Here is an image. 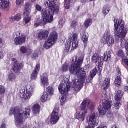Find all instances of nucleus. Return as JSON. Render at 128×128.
I'll return each mask as SVG.
<instances>
[{
    "mask_svg": "<svg viewBox=\"0 0 128 128\" xmlns=\"http://www.w3.org/2000/svg\"><path fill=\"white\" fill-rule=\"evenodd\" d=\"M92 18H89L86 20L84 23L85 28H88V26H92Z\"/></svg>",
    "mask_w": 128,
    "mask_h": 128,
    "instance_id": "32",
    "label": "nucleus"
},
{
    "mask_svg": "<svg viewBox=\"0 0 128 128\" xmlns=\"http://www.w3.org/2000/svg\"><path fill=\"white\" fill-rule=\"evenodd\" d=\"M92 62L96 64L98 62V65L97 68H98V72L99 74H102V64H104V57L102 56H100L96 54H93L92 58Z\"/></svg>",
    "mask_w": 128,
    "mask_h": 128,
    "instance_id": "8",
    "label": "nucleus"
},
{
    "mask_svg": "<svg viewBox=\"0 0 128 128\" xmlns=\"http://www.w3.org/2000/svg\"><path fill=\"white\" fill-rule=\"evenodd\" d=\"M30 108H27L22 110H18L17 108H12L9 111L10 116L14 114L15 124L17 128L22 126L24 122V118H30Z\"/></svg>",
    "mask_w": 128,
    "mask_h": 128,
    "instance_id": "4",
    "label": "nucleus"
},
{
    "mask_svg": "<svg viewBox=\"0 0 128 128\" xmlns=\"http://www.w3.org/2000/svg\"><path fill=\"white\" fill-rule=\"evenodd\" d=\"M110 114H108V118H110Z\"/></svg>",
    "mask_w": 128,
    "mask_h": 128,
    "instance_id": "59",
    "label": "nucleus"
},
{
    "mask_svg": "<svg viewBox=\"0 0 128 128\" xmlns=\"http://www.w3.org/2000/svg\"><path fill=\"white\" fill-rule=\"evenodd\" d=\"M78 34L76 32V31L74 30L69 34L68 39L72 41L78 40Z\"/></svg>",
    "mask_w": 128,
    "mask_h": 128,
    "instance_id": "24",
    "label": "nucleus"
},
{
    "mask_svg": "<svg viewBox=\"0 0 128 128\" xmlns=\"http://www.w3.org/2000/svg\"><path fill=\"white\" fill-rule=\"evenodd\" d=\"M114 34L121 39V48H125L126 50V54L128 55V39L126 40L124 39L128 34V28H124V22L122 19L116 18L114 19Z\"/></svg>",
    "mask_w": 128,
    "mask_h": 128,
    "instance_id": "3",
    "label": "nucleus"
},
{
    "mask_svg": "<svg viewBox=\"0 0 128 128\" xmlns=\"http://www.w3.org/2000/svg\"><path fill=\"white\" fill-rule=\"evenodd\" d=\"M22 126V125L18 127V128H30V126H32V125L30 124V123H29L28 124H26L24 126ZM22 126V127H20Z\"/></svg>",
    "mask_w": 128,
    "mask_h": 128,
    "instance_id": "45",
    "label": "nucleus"
},
{
    "mask_svg": "<svg viewBox=\"0 0 128 128\" xmlns=\"http://www.w3.org/2000/svg\"><path fill=\"white\" fill-rule=\"evenodd\" d=\"M6 93V88L4 86H0V94H4Z\"/></svg>",
    "mask_w": 128,
    "mask_h": 128,
    "instance_id": "42",
    "label": "nucleus"
},
{
    "mask_svg": "<svg viewBox=\"0 0 128 128\" xmlns=\"http://www.w3.org/2000/svg\"><path fill=\"white\" fill-rule=\"evenodd\" d=\"M78 40L72 41V48L73 50L78 48Z\"/></svg>",
    "mask_w": 128,
    "mask_h": 128,
    "instance_id": "39",
    "label": "nucleus"
},
{
    "mask_svg": "<svg viewBox=\"0 0 128 128\" xmlns=\"http://www.w3.org/2000/svg\"><path fill=\"white\" fill-rule=\"evenodd\" d=\"M110 78H106L101 84V88L106 90L110 86Z\"/></svg>",
    "mask_w": 128,
    "mask_h": 128,
    "instance_id": "20",
    "label": "nucleus"
},
{
    "mask_svg": "<svg viewBox=\"0 0 128 128\" xmlns=\"http://www.w3.org/2000/svg\"><path fill=\"white\" fill-rule=\"evenodd\" d=\"M60 120V114H58V109L54 108L51 114V117L50 118V122L52 124H54L58 122Z\"/></svg>",
    "mask_w": 128,
    "mask_h": 128,
    "instance_id": "15",
    "label": "nucleus"
},
{
    "mask_svg": "<svg viewBox=\"0 0 128 128\" xmlns=\"http://www.w3.org/2000/svg\"><path fill=\"white\" fill-rule=\"evenodd\" d=\"M16 37L14 39V42L16 46L18 44H22L26 42V36L20 34V32L15 33Z\"/></svg>",
    "mask_w": 128,
    "mask_h": 128,
    "instance_id": "14",
    "label": "nucleus"
},
{
    "mask_svg": "<svg viewBox=\"0 0 128 128\" xmlns=\"http://www.w3.org/2000/svg\"><path fill=\"white\" fill-rule=\"evenodd\" d=\"M40 64H37L36 66L35 70L32 72L31 74V80H34L36 79L38 76V73L40 72Z\"/></svg>",
    "mask_w": 128,
    "mask_h": 128,
    "instance_id": "19",
    "label": "nucleus"
},
{
    "mask_svg": "<svg viewBox=\"0 0 128 128\" xmlns=\"http://www.w3.org/2000/svg\"><path fill=\"white\" fill-rule=\"evenodd\" d=\"M70 42H66L65 44V47L64 48V50L66 52H68L70 50Z\"/></svg>",
    "mask_w": 128,
    "mask_h": 128,
    "instance_id": "35",
    "label": "nucleus"
},
{
    "mask_svg": "<svg viewBox=\"0 0 128 128\" xmlns=\"http://www.w3.org/2000/svg\"><path fill=\"white\" fill-rule=\"evenodd\" d=\"M47 92L48 94L50 96H52L54 94V88L51 86H48L46 88V92Z\"/></svg>",
    "mask_w": 128,
    "mask_h": 128,
    "instance_id": "36",
    "label": "nucleus"
},
{
    "mask_svg": "<svg viewBox=\"0 0 128 128\" xmlns=\"http://www.w3.org/2000/svg\"><path fill=\"white\" fill-rule=\"evenodd\" d=\"M16 80V74L14 73H10L7 76L6 80L9 82H14Z\"/></svg>",
    "mask_w": 128,
    "mask_h": 128,
    "instance_id": "21",
    "label": "nucleus"
},
{
    "mask_svg": "<svg viewBox=\"0 0 128 128\" xmlns=\"http://www.w3.org/2000/svg\"><path fill=\"white\" fill-rule=\"evenodd\" d=\"M32 128H36V126L33 127Z\"/></svg>",
    "mask_w": 128,
    "mask_h": 128,
    "instance_id": "61",
    "label": "nucleus"
},
{
    "mask_svg": "<svg viewBox=\"0 0 128 128\" xmlns=\"http://www.w3.org/2000/svg\"><path fill=\"white\" fill-rule=\"evenodd\" d=\"M116 54L118 56H119V58H122L126 56L124 52L122 49H120L118 51Z\"/></svg>",
    "mask_w": 128,
    "mask_h": 128,
    "instance_id": "37",
    "label": "nucleus"
},
{
    "mask_svg": "<svg viewBox=\"0 0 128 128\" xmlns=\"http://www.w3.org/2000/svg\"><path fill=\"white\" fill-rule=\"evenodd\" d=\"M1 14H0V16Z\"/></svg>",
    "mask_w": 128,
    "mask_h": 128,
    "instance_id": "62",
    "label": "nucleus"
},
{
    "mask_svg": "<svg viewBox=\"0 0 128 128\" xmlns=\"http://www.w3.org/2000/svg\"><path fill=\"white\" fill-rule=\"evenodd\" d=\"M36 0H31L32 2H34Z\"/></svg>",
    "mask_w": 128,
    "mask_h": 128,
    "instance_id": "58",
    "label": "nucleus"
},
{
    "mask_svg": "<svg viewBox=\"0 0 128 128\" xmlns=\"http://www.w3.org/2000/svg\"><path fill=\"white\" fill-rule=\"evenodd\" d=\"M64 21L62 19H60L58 22L59 27L62 28V26H64Z\"/></svg>",
    "mask_w": 128,
    "mask_h": 128,
    "instance_id": "44",
    "label": "nucleus"
},
{
    "mask_svg": "<svg viewBox=\"0 0 128 128\" xmlns=\"http://www.w3.org/2000/svg\"><path fill=\"white\" fill-rule=\"evenodd\" d=\"M112 128H118V126H116V125L114 124L112 126Z\"/></svg>",
    "mask_w": 128,
    "mask_h": 128,
    "instance_id": "57",
    "label": "nucleus"
},
{
    "mask_svg": "<svg viewBox=\"0 0 128 128\" xmlns=\"http://www.w3.org/2000/svg\"><path fill=\"white\" fill-rule=\"evenodd\" d=\"M38 54L36 53H34L32 56V58L33 60H36V58H38Z\"/></svg>",
    "mask_w": 128,
    "mask_h": 128,
    "instance_id": "51",
    "label": "nucleus"
},
{
    "mask_svg": "<svg viewBox=\"0 0 128 128\" xmlns=\"http://www.w3.org/2000/svg\"><path fill=\"white\" fill-rule=\"evenodd\" d=\"M84 54L78 58H73L72 60V64L69 66L70 72L72 74H76L78 78V80L76 79L72 82V86L76 90H80L82 88L84 83L86 82V73L84 69L81 68L82 62H84Z\"/></svg>",
    "mask_w": 128,
    "mask_h": 128,
    "instance_id": "1",
    "label": "nucleus"
},
{
    "mask_svg": "<svg viewBox=\"0 0 128 128\" xmlns=\"http://www.w3.org/2000/svg\"><path fill=\"white\" fill-rule=\"evenodd\" d=\"M121 105L122 104H120V100H116L114 102V106L116 110H118V108H120Z\"/></svg>",
    "mask_w": 128,
    "mask_h": 128,
    "instance_id": "40",
    "label": "nucleus"
},
{
    "mask_svg": "<svg viewBox=\"0 0 128 128\" xmlns=\"http://www.w3.org/2000/svg\"><path fill=\"white\" fill-rule=\"evenodd\" d=\"M110 12V8H108V6L106 5L104 6L103 8L102 13L104 14V16H106V14H108V12Z\"/></svg>",
    "mask_w": 128,
    "mask_h": 128,
    "instance_id": "38",
    "label": "nucleus"
},
{
    "mask_svg": "<svg viewBox=\"0 0 128 128\" xmlns=\"http://www.w3.org/2000/svg\"><path fill=\"white\" fill-rule=\"evenodd\" d=\"M90 2H92L93 0H89Z\"/></svg>",
    "mask_w": 128,
    "mask_h": 128,
    "instance_id": "60",
    "label": "nucleus"
},
{
    "mask_svg": "<svg viewBox=\"0 0 128 128\" xmlns=\"http://www.w3.org/2000/svg\"><path fill=\"white\" fill-rule=\"evenodd\" d=\"M35 8L36 10H38V12H40L42 10V6L38 5V4H36L35 6Z\"/></svg>",
    "mask_w": 128,
    "mask_h": 128,
    "instance_id": "49",
    "label": "nucleus"
},
{
    "mask_svg": "<svg viewBox=\"0 0 128 128\" xmlns=\"http://www.w3.org/2000/svg\"><path fill=\"white\" fill-rule=\"evenodd\" d=\"M90 68V64H86L85 66V68L88 69Z\"/></svg>",
    "mask_w": 128,
    "mask_h": 128,
    "instance_id": "55",
    "label": "nucleus"
},
{
    "mask_svg": "<svg viewBox=\"0 0 128 128\" xmlns=\"http://www.w3.org/2000/svg\"><path fill=\"white\" fill-rule=\"evenodd\" d=\"M20 52L21 54H26L27 56H30V54L32 53L30 48L24 46L20 47Z\"/></svg>",
    "mask_w": 128,
    "mask_h": 128,
    "instance_id": "17",
    "label": "nucleus"
},
{
    "mask_svg": "<svg viewBox=\"0 0 128 128\" xmlns=\"http://www.w3.org/2000/svg\"><path fill=\"white\" fill-rule=\"evenodd\" d=\"M124 90L126 92H128V86H125L124 87Z\"/></svg>",
    "mask_w": 128,
    "mask_h": 128,
    "instance_id": "54",
    "label": "nucleus"
},
{
    "mask_svg": "<svg viewBox=\"0 0 128 128\" xmlns=\"http://www.w3.org/2000/svg\"><path fill=\"white\" fill-rule=\"evenodd\" d=\"M0 44H2V39L0 38Z\"/></svg>",
    "mask_w": 128,
    "mask_h": 128,
    "instance_id": "56",
    "label": "nucleus"
},
{
    "mask_svg": "<svg viewBox=\"0 0 128 128\" xmlns=\"http://www.w3.org/2000/svg\"><path fill=\"white\" fill-rule=\"evenodd\" d=\"M114 84L116 86H119L122 84V78H120V72H118V76H117L114 81Z\"/></svg>",
    "mask_w": 128,
    "mask_h": 128,
    "instance_id": "30",
    "label": "nucleus"
},
{
    "mask_svg": "<svg viewBox=\"0 0 128 128\" xmlns=\"http://www.w3.org/2000/svg\"><path fill=\"white\" fill-rule=\"evenodd\" d=\"M48 96H48V92H44L40 98L42 102H46V100H48Z\"/></svg>",
    "mask_w": 128,
    "mask_h": 128,
    "instance_id": "33",
    "label": "nucleus"
},
{
    "mask_svg": "<svg viewBox=\"0 0 128 128\" xmlns=\"http://www.w3.org/2000/svg\"><path fill=\"white\" fill-rule=\"evenodd\" d=\"M94 106V103L90 99H85L82 103L80 106V110L78 112L75 116L76 118L78 120L79 122H84L86 118V116L88 114V108H92Z\"/></svg>",
    "mask_w": 128,
    "mask_h": 128,
    "instance_id": "5",
    "label": "nucleus"
},
{
    "mask_svg": "<svg viewBox=\"0 0 128 128\" xmlns=\"http://www.w3.org/2000/svg\"><path fill=\"white\" fill-rule=\"evenodd\" d=\"M102 98L104 99V100H106V98H108V94H106V92L105 91L102 94Z\"/></svg>",
    "mask_w": 128,
    "mask_h": 128,
    "instance_id": "48",
    "label": "nucleus"
},
{
    "mask_svg": "<svg viewBox=\"0 0 128 128\" xmlns=\"http://www.w3.org/2000/svg\"><path fill=\"white\" fill-rule=\"evenodd\" d=\"M58 0H48L44 2V6L48 8H44L41 12L42 18H38L34 22V27L38 26H44L46 22H52L54 20V14H58L60 10V6L56 4Z\"/></svg>",
    "mask_w": 128,
    "mask_h": 128,
    "instance_id": "2",
    "label": "nucleus"
},
{
    "mask_svg": "<svg viewBox=\"0 0 128 128\" xmlns=\"http://www.w3.org/2000/svg\"><path fill=\"white\" fill-rule=\"evenodd\" d=\"M81 38L84 42H86L88 40V34L86 32L83 31L80 33Z\"/></svg>",
    "mask_w": 128,
    "mask_h": 128,
    "instance_id": "28",
    "label": "nucleus"
},
{
    "mask_svg": "<svg viewBox=\"0 0 128 128\" xmlns=\"http://www.w3.org/2000/svg\"><path fill=\"white\" fill-rule=\"evenodd\" d=\"M16 4L18 6H20L24 4V0H16Z\"/></svg>",
    "mask_w": 128,
    "mask_h": 128,
    "instance_id": "43",
    "label": "nucleus"
},
{
    "mask_svg": "<svg viewBox=\"0 0 128 128\" xmlns=\"http://www.w3.org/2000/svg\"><path fill=\"white\" fill-rule=\"evenodd\" d=\"M40 84L44 88L48 86V77L46 73L43 74V76L40 78Z\"/></svg>",
    "mask_w": 128,
    "mask_h": 128,
    "instance_id": "18",
    "label": "nucleus"
},
{
    "mask_svg": "<svg viewBox=\"0 0 128 128\" xmlns=\"http://www.w3.org/2000/svg\"><path fill=\"white\" fill-rule=\"evenodd\" d=\"M102 40L103 42H106L108 46H112V44H114V38L110 34V30H108L107 32H106L103 37L102 38Z\"/></svg>",
    "mask_w": 128,
    "mask_h": 128,
    "instance_id": "11",
    "label": "nucleus"
},
{
    "mask_svg": "<svg viewBox=\"0 0 128 128\" xmlns=\"http://www.w3.org/2000/svg\"><path fill=\"white\" fill-rule=\"evenodd\" d=\"M98 124V120L96 116V113H92L89 116L88 126H86V128H94Z\"/></svg>",
    "mask_w": 128,
    "mask_h": 128,
    "instance_id": "12",
    "label": "nucleus"
},
{
    "mask_svg": "<svg viewBox=\"0 0 128 128\" xmlns=\"http://www.w3.org/2000/svg\"><path fill=\"white\" fill-rule=\"evenodd\" d=\"M104 58H103V62L104 60V62H108V60H110V52L107 51L104 52Z\"/></svg>",
    "mask_w": 128,
    "mask_h": 128,
    "instance_id": "31",
    "label": "nucleus"
},
{
    "mask_svg": "<svg viewBox=\"0 0 128 128\" xmlns=\"http://www.w3.org/2000/svg\"><path fill=\"white\" fill-rule=\"evenodd\" d=\"M96 72L98 73V74L100 76V74L98 73V66L92 70L90 72V76H89L88 78L91 80H92V78H94V76H95L96 74Z\"/></svg>",
    "mask_w": 128,
    "mask_h": 128,
    "instance_id": "27",
    "label": "nucleus"
},
{
    "mask_svg": "<svg viewBox=\"0 0 128 128\" xmlns=\"http://www.w3.org/2000/svg\"><path fill=\"white\" fill-rule=\"evenodd\" d=\"M122 96H124V92L120 90H118L114 96L116 100H120L122 98Z\"/></svg>",
    "mask_w": 128,
    "mask_h": 128,
    "instance_id": "29",
    "label": "nucleus"
},
{
    "mask_svg": "<svg viewBox=\"0 0 128 128\" xmlns=\"http://www.w3.org/2000/svg\"><path fill=\"white\" fill-rule=\"evenodd\" d=\"M32 6L30 4L29 2H27L25 4L24 12V18L23 21L25 24H28L30 22L32 18L30 16V12H32Z\"/></svg>",
    "mask_w": 128,
    "mask_h": 128,
    "instance_id": "10",
    "label": "nucleus"
},
{
    "mask_svg": "<svg viewBox=\"0 0 128 128\" xmlns=\"http://www.w3.org/2000/svg\"><path fill=\"white\" fill-rule=\"evenodd\" d=\"M62 70H63V72H66V70H68V64L66 63L64 64L62 68Z\"/></svg>",
    "mask_w": 128,
    "mask_h": 128,
    "instance_id": "41",
    "label": "nucleus"
},
{
    "mask_svg": "<svg viewBox=\"0 0 128 128\" xmlns=\"http://www.w3.org/2000/svg\"><path fill=\"white\" fill-rule=\"evenodd\" d=\"M20 20H22V14H16L14 16H11L10 18V21L11 22H14V20H16V22H20Z\"/></svg>",
    "mask_w": 128,
    "mask_h": 128,
    "instance_id": "25",
    "label": "nucleus"
},
{
    "mask_svg": "<svg viewBox=\"0 0 128 128\" xmlns=\"http://www.w3.org/2000/svg\"><path fill=\"white\" fill-rule=\"evenodd\" d=\"M72 2V0H64V6L65 8L68 10L70 6V4Z\"/></svg>",
    "mask_w": 128,
    "mask_h": 128,
    "instance_id": "34",
    "label": "nucleus"
},
{
    "mask_svg": "<svg viewBox=\"0 0 128 128\" xmlns=\"http://www.w3.org/2000/svg\"><path fill=\"white\" fill-rule=\"evenodd\" d=\"M76 26V20L72 21V22L70 24V26L72 28H74V26Z\"/></svg>",
    "mask_w": 128,
    "mask_h": 128,
    "instance_id": "50",
    "label": "nucleus"
},
{
    "mask_svg": "<svg viewBox=\"0 0 128 128\" xmlns=\"http://www.w3.org/2000/svg\"><path fill=\"white\" fill-rule=\"evenodd\" d=\"M0 128H6V124L2 123L0 124Z\"/></svg>",
    "mask_w": 128,
    "mask_h": 128,
    "instance_id": "53",
    "label": "nucleus"
},
{
    "mask_svg": "<svg viewBox=\"0 0 128 128\" xmlns=\"http://www.w3.org/2000/svg\"><path fill=\"white\" fill-rule=\"evenodd\" d=\"M122 61L123 62H124L125 64H126V66H128V60L126 56L123 57L122 58Z\"/></svg>",
    "mask_w": 128,
    "mask_h": 128,
    "instance_id": "46",
    "label": "nucleus"
},
{
    "mask_svg": "<svg viewBox=\"0 0 128 128\" xmlns=\"http://www.w3.org/2000/svg\"><path fill=\"white\" fill-rule=\"evenodd\" d=\"M68 90H70V86L68 84V83L61 84L59 85L58 90L62 94H63L60 100V102H64L66 100V94Z\"/></svg>",
    "mask_w": 128,
    "mask_h": 128,
    "instance_id": "9",
    "label": "nucleus"
},
{
    "mask_svg": "<svg viewBox=\"0 0 128 128\" xmlns=\"http://www.w3.org/2000/svg\"><path fill=\"white\" fill-rule=\"evenodd\" d=\"M58 40V34L56 31L51 32L46 41L45 42L44 44V48L46 50L50 48Z\"/></svg>",
    "mask_w": 128,
    "mask_h": 128,
    "instance_id": "6",
    "label": "nucleus"
},
{
    "mask_svg": "<svg viewBox=\"0 0 128 128\" xmlns=\"http://www.w3.org/2000/svg\"><path fill=\"white\" fill-rule=\"evenodd\" d=\"M96 128H106V126L104 123H102L100 126Z\"/></svg>",
    "mask_w": 128,
    "mask_h": 128,
    "instance_id": "52",
    "label": "nucleus"
},
{
    "mask_svg": "<svg viewBox=\"0 0 128 128\" xmlns=\"http://www.w3.org/2000/svg\"><path fill=\"white\" fill-rule=\"evenodd\" d=\"M32 111L34 114H39L40 110V106L38 104H34L32 108Z\"/></svg>",
    "mask_w": 128,
    "mask_h": 128,
    "instance_id": "26",
    "label": "nucleus"
},
{
    "mask_svg": "<svg viewBox=\"0 0 128 128\" xmlns=\"http://www.w3.org/2000/svg\"><path fill=\"white\" fill-rule=\"evenodd\" d=\"M12 70L15 72H18L20 70L22 69V68L24 66V64L20 62H18L16 58H13L12 59Z\"/></svg>",
    "mask_w": 128,
    "mask_h": 128,
    "instance_id": "16",
    "label": "nucleus"
},
{
    "mask_svg": "<svg viewBox=\"0 0 128 128\" xmlns=\"http://www.w3.org/2000/svg\"><path fill=\"white\" fill-rule=\"evenodd\" d=\"M34 87L30 84H28L26 89H21L20 90L19 96L22 98L28 100L30 98V96L34 94Z\"/></svg>",
    "mask_w": 128,
    "mask_h": 128,
    "instance_id": "7",
    "label": "nucleus"
},
{
    "mask_svg": "<svg viewBox=\"0 0 128 128\" xmlns=\"http://www.w3.org/2000/svg\"><path fill=\"white\" fill-rule=\"evenodd\" d=\"M48 32L46 30H42L40 31L38 34V38L39 40H42L44 38H48Z\"/></svg>",
    "mask_w": 128,
    "mask_h": 128,
    "instance_id": "23",
    "label": "nucleus"
},
{
    "mask_svg": "<svg viewBox=\"0 0 128 128\" xmlns=\"http://www.w3.org/2000/svg\"><path fill=\"white\" fill-rule=\"evenodd\" d=\"M110 108V103L108 100H104L103 101L102 106H99L98 110L100 114L104 116L106 114V112Z\"/></svg>",
    "mask_w": 128,
    "mask_h": 128,
    "instance_id": "13",
    "label": "nucleus"
},
{
    "mask_svg": "<svg viewBox=\"0 0 128 128\" xmlns=\"http://www.w3.org/2000/svg\"><path fill=\"white\" fill-rule=\"evenodd\" d=\"M6 56V54L4 53V51L0 50V60H2L4 57Z\"/></svg>",
    "mask_w": 128,
    "mask_h": 128,
    "instance_id": "47",
    "label": "nucleus"
},
{
    "mask_svg": "<svg viewBox=\"0 0 128 128\" xmlns=\"http://www.w3.org/2000/svg\"><path fill=\"white\" fill-rule=\"evenodd\" d=\"M10 6L8 0H0V8L6 10Z\"/></svg>",
    "mask_w": 128,
    "mask_h": 128,
    "instance_id": "22",
    "label": "nucleus"
}]
</instances>
